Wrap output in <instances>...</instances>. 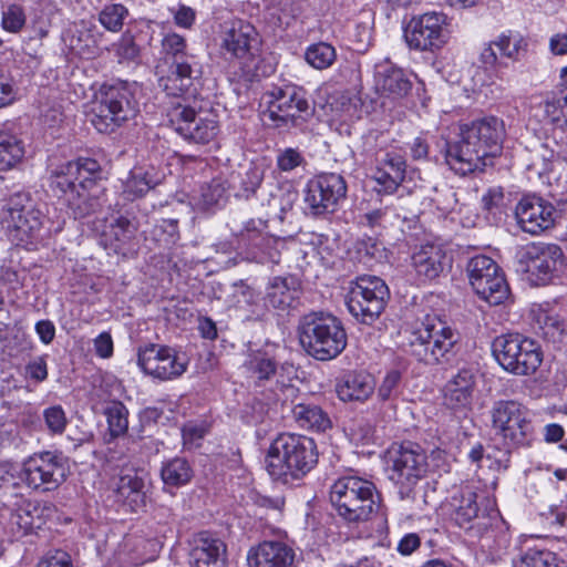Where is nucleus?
<instances>
[{"label":"nucleus","instance_id":"obj_28","mask_svg":"<svg viewBox=\"0 0 567 567\" xmlns=\"http://www.w3.org/2000/svg\"><path fill=\"white\" fill-rule=\"evenodd\" d=\"M412 266L420 279L434 280L451 266V261L441 246L426 244L412 255Z\"/></svg>","mask_w":567,"mask_h":567},{"label":"nucleus","instance_id":"obj_44","mask_svg":"<svg viewBox=\"0 0 567 567\" xmlns=\"http://www.w3.org/2000/svg\"><path fill=\"white\" fill-rule=\"evenodd\" d=\"M130 17L128 9L122 3L105 4L99 12V22L110 32H121L125 20Z\"/></svg>","mask_w":567,"mask_h":567},{"label":"nucleus","instance_id":"obj_45","mask_svg":"<svg viewBox=\"0 0 567 567\" xmlns=\"http://www.w3.org/2000/svg\"><path fill=\"white\" fill-rule=\"evenodd\" d=\"M306 61L317 70L330 68L337 59L336 49L326 42H319L308 47L305 53Z\"/></svg>","mask_w":567,"mask_h":567},{"label":"nucleus","instance_id":"obj_50","mask_svg":"<svg viewBox=\"0 0 567 567\" xmlns=\"http://www.w3.org/2000/svg\"><path fill=\"white\" fill-rule=\"evenodd\" d=\"M495 47L499 50L503 56L512 60H518L520 52L525 51L527 43L519 37H512L511 34L503 33L495 41Z\"/></svg>","mask_w":567,"mask_h":567},{"label":"nucleus","instance_id":"obj_11","mask_svg":"<svg viewBox=\"0 0 567 567\" xmlns=\"http://www.w3.org/2000/svg\"><path fill=\"white\" fill-rule=\"evenodd\" d=\"M492 422L509 446L527 444L533 433L528 410L514 400L497 401L492 409Z\"/></svg>","mask_w":567,"mask_h":567},{"label":"nucleus","instance_id":"obj_32","mask_svg":"<svg viewBox=\"0 0 567 567\" xmlns=\"http://www.w3.org/2000/svg\"><path fill=\"white\" fill-rule=\"evenodd\" d=\"M43 214L30 206L24 214L14 216L12 223L6 225L12 240L18 245L28 246L41 237L43 226Z\"/></svg>","mask_w":567,"mask_h":567},{"label":"nucleus","instance_id":"obj_64","mask_svg":"<svg viewBox=\"0 0 567 567\" xmlns=\"http://www.w3.org/2000/svg\"><path fill=\"white\" fill-rule=\"evenodd\" d=\"M355 247L357 252L361 256V260L365 264L381 254L379 244L372 238L359 240Z\"/></svg>","mask_w":567,"mask_h":567},{"label":"nucleus","instance_id":"obj_6","mask_svg":"<svg viewBox=\"0 0 567 567\" xmlns=\"http://www.w3.org/2000/svg\"><path fill=\"white\" fill-rule=\"evenodd\" d=\"M458 333L437 318L427 317L410 340L411 353L427 365L444 364L455 354Z\"/></svg>","mask_w":567,"mask_h":567},{"label":"nucleus","instance_id":"obj_13","mask_svg":"<svg viewBox=\"0 0 567 567\" xmlns=\"http://www.w3.org/2000/svg\"><path fill=\"white\" fill-rule=\"evenodd\" d=\"M101 177L100 163L90 157H79L63 163L50 173V187L58 196L66 198L80 187L95 185Z\"/></svg>","mask_w":567,"mask_h":567},{"label":"nucleus","instance_id":"obj_5","mask_svg":"<svg viewBox=\"0 0 567 567\" xmlns=\"http://www.w3.org/2000/svg\"><path fill=\"white\" fill-rule=\"evenodd\" d=\"M224 55L235 61L245 81H256L260 78V39L256 28L241 19L225 22L221 31Z\"/></svg>","mask_w":567,"mask_h":567},{"label":"nucleus","instance_id":"obj_25","mask_svg":"<svg viewBox=\"0 0 567 567\" xmlns=\"http://www.w3.org/2000/svg\"><path fill=\"white\" fill-rule=\"evenodd\" d=\"M113 493L114 502L126 512L137 513L146 506V482L137 471L122 474Z\"/></svg>","mask_w":567,"mask_h":567},{"label":"nucleus","instance_id":"obj_54","mask_svg":"<svg viewBox=\"0 0 567 567\" xmlns=\"http://www.w3.org/2000/svg\"><path fill=\"white\" fill-rule=\"evenodd\" d=\"M389 221V209L377 208L360 216V224L369 227L374 234H380Z\"/></svg>","mask_w":567,"mask_h":567},{"label":"nucleus","instance_id":"obj_26","mask_svg":"<svg viewBox=\"0 0 567 567\" xmlns=\"http://www.w3.org/2000/svg\"><path fill=\"white\" fill-rule=\"evenodd\" d=\"M475 374L470 368H462L443 388V404L454 412H464L471 408Z\"/></svg>","mask_w":567,"mask_h":567},{"label":"nucleus","instance_id":"obj_23","mask_svg":"<svg viewBox=\"0 0 567 567\" xmlns=\"http://www.w3.org/2000/svg\"><path fill=\"white\" fill-rule=\"evenodd\" d=\"M104 33L92 21L81 20L63 33L69 50L80 58L93 59L100 53Z\"/></svg>","mask_w":567,"mask_h":567},{"label":"nucleus","instance_id":"obj_19","mask_svg":"<svg viewBox=\"0 0 567 567\" xmlns=\"http://www.w3.org/2000/svg\"><path fill=\"white\" fill-rule=\"evenodd\" d=\"M515 216L524 233L536 236L554 228L560 214L550 202L533 194L520 198Z\"/></svg>","mask_w":567,"mask_h":567},{"label":"nucleus","instance_id":"obj_42","mask_svg":"<svg viewBox=\"0 0 567 567\" xmlns=\"http://www.w3.org/2000/svg\"><path fill=\"white\" fill-rule=\"evenodd\" d=\"M477 494L470 487L462 489L453 519L462 528H468L473 519L478 517Z\"/></svg>","mask_w":567,"mask_h":567},{"label":"nucleus","instance_id":"obj_15","mask_svg":"<svg viewBox=\"0 0 567 567\" xmlns=\"http://www.w3.org/2000/svg\"><path fill=\"white\" fill-rule=\"evenodd\" d=\"M168 121L173 130L188 143L206 145L219 132L214 116H202L195 109L181 103L169 110Z\"/></svg>","mask_w":567,"mask_h":567},{"label":"nucleus","instance_id":"obj_8","mask_svg":"<svg viewBox=\"0 0 567 567\" xmlns=\"http://www.w3.org/2000/svg\"><path fill=\"white\" fill-rule=\"evenodd\" d=\"M492 352L498 364L515 375H530L543 362L539 346L519 333L496 337L492 342Z\"/></svg>","mask_w":567,"mask_h":567},{"label":"nucleus","instance_id":"obj_63","mask_svg":"<svg viewBox=\"0 0 567 567\" xmlns=\"http://www.w3.org/2000/svg\"><path fill=\"white\" fill-rule=\"evenodd\" d=\"M565 103L561 100H547L544 104V112L551 123L563 127L565 117Z\"/></svg>","mask_w":567,"mask_h":567},{"label":"nucleus","instance_id":"obj_51","mask_svg":"<svg viewBox=\"0 0 567 567\" xmlns=\"http://www.w3.org/2000/svg\"><path fill=\"white\" fill-rule=\"evenodd\" d=\"M153 235L165 246L174 245L179 239L178 220L163 218L154 226Z\"/></svg>","mask_w":567,"mask_h":567},{"label":"nucleus","instance_id":"obj_22","mask_svg":"<svg viewBox=\"0 0 567 567\" xmlns=\"http://www.w3.org/2000/svg\"><path fill=\"white\" fill-rule=\"evenodd\" d=\"M461 126L492 166L493 159L502 152L506 135L504 121L496 116H486Z\"/></svg>","mask_w":567,"mask_h":567},{"label":"nucleus","instance_id":"obj_37","mask_svg":"<svg viewBox=\"0 0 567 567\" xmlns=\"http://www.w3.org/2000/svg\"><path fill=\"white\" fill-rule=\"evenodd\" d=\"M291 417L303 429L323 432L331 427L329 415L319 405L310 402V400L306 403L298 402L295 409L291 410Z\"/></svg>","mask_w":567,"mask_h":567},{"label":"nucleus","instance_id":"obj_2","mask_svg":"<svg viewBox=\"0 0 567 567\" xmlns=\"http://www.w3.org/2000/svg\"><path fill=\"white\" fill-rule=\"evenodd\" d=\"M298 338L303 350L317 360L337 358L347 347V332L331 313L310 312L299 320Z\"/></svg>","mask_w":567,"mask_h":567},{"label":"nucleus","instance_id":"obj_47","mask_svg":"<svg viewBox=\"0 0 567 567\" xmlns=\"http://www.w3.org/2000/svg\"><path fill=\"white\" fill-rule=\"evenodd\" d=\"M33 206L28 193L17 192L2 200L0 208V220L2 224L8 225L12 223L14 216L24 214L25 210Z\"/></svg>","mask_w":567,"mask_h":567},{"label":"nucleus","instance_id":"obj_41","mask_svg":"<svg viewBox=\"0 0 567 567\" xmlns=\"http://www.w3.org/2000/svg\"><path fill=\"white\" fill-rule=\"evenodd\" d=\"M194 206L203 212L221 207L226 202V188L219 179H213L199 187L198 194L193 197Z\"/></svg>","mask_w":567,"mask_h":567},{"label":"nucleus","instance_id":"obj_27","mask_svg":"<svg viewBox=\"0 0 567 567\" xmlns=\"http://www.w3.org/2000/svg\"><path fill=\"white\" fill-rule=\"evenodd\" d=\"M137 224L125 216L112 219L101 234V244L114 254L126 256L133 251Z\"/></svg>","mask_w":567,"mask_h":567},{"label":"nucleus","instance_id":"obj_35","mask_svg":"<svg viewBox=\"0 0 567 567\" xmlns=\"http://www.w3.org/2000/svg\"><path fill=\"white\" fill-rule=\"evenodd\" d=\"M44 506L30 501H22L10 514L8 525L13 536L20 537L40 529L44 524Z\"/></svg>","mask_w":567,"mask_h":567},{"label":"nucleus","instance_id":"obj_30","mask_svg":"<svg viewBox=\"0 0 567 567\" xmlns=\"http://www.w3.org/2000/svg\"><path fill=\"white\" fill-rule=\"evenodd\" d=\"M375 89L391 97H403L412 89V82L408 74L390 61H383L375 65Z\"/></svg>","mask_w":567,"mask_h":567},{"label":"nucleus","instance_id":"obj_14","mask_svg":"<svg viewBox=\"0 0 567 567\" xmlns=\"http://www.w3.org/2000/svg\"><path fill=\"white\" fill-rule=\"evenodd\" d=\"M66 458L61 454L43 452L29 457L23 465V480L34 489L53 491L68 476Z\"/></svg>","mask_w":567,"mask_h":567},{"label":"nucleus","instance_id":"obj_33","mask_svg":"<svg viewBox=\"0 0 567 567\" xmlns=\"http://www.w3.org/2000/svg\"><path fill=\"white\" fill-rule=\"evenodd\" d=\"M189 557L193 567H227L226 545L218 538L202 535Z\"/></svg>","mask_w":567,"mask_h":567},{"label":"nucleus","instance_id":"obj_1","mask_svg":"<svg viewBox=\"0 0 567 567\" xmlns=\"http://www.w3.org/2000/svg\"><path fill=\"white\" fill-rule=\"evenodd\" d=\"M161 62L156 66L159 86L169 95L187 92L202 75L197 58L187 51L184 37L172 32L161 41Z\"/></svg>","mask_w":567,"mask_h":567},{"label":"nucleus","instance_id":"obj_38","mask_svg":"<svg viewBox=\"0 0 567 567\" xmlns=\"http://www.w3.org/2000/svg\"><path fill=\"white\" fill-rule=\"evenodd\" d=\"M249 567H284V543L265 540L247 555Z\"/></svg>","mask_w":567,"mask_h":567},{"label":"nucleus","instance_id":"obj_39","mask_svg":"<svg viewBox=\"0 0 567 567\" xmlns=\"http://www.w3.org/2000/svg\"><path fill=\"white\" fill-rule=\"evenodd\" d=\"M194 471L185 457L176 456L163 463L161 477L166 486L181 487L188 484Z\"/></svg>","mask_w":567,"mask_h":567},{"label":"nucleus","instance_id":"obj_21","mask_svg":"<svg viewBox=\"0 0 567 567\" xmlns=\"http://www.w3.org/2000/svg\"><path fill=\"white\" fill-rule=\"evenodd\" d=\"M461 126L492 166L493 159L502 152L506 135L504 121L496 116H486Z\"/></svg>","mask_w":567,"mask_h":567},{"label":"nucleus","instance_id":"obj_62","mask_svg":"<svg viewBox=\"0 0 567 567\" xmlns=\"http://www.w3.org/2000/svg\"><path fill=\"white\" fill-rule=\"evenodd\" d=\"M266 302L275 309H280L284 305V278L280 276L275 277L266 292Z\"/></svg>","mask_w":567,"mask_h":567},{"label":"nucleus","instance_id":"obj_20","mask_svg":"<svg viewBox=\"0 0 567 567\" xmlns=\"http://www.w3.org/2000/svg\"><path fill=\"white\" fill-rule=\"evenodd\" d=\"M445 161L452 171L462 176L484 172L491 166L462 126L457 138L445 143Z\"/></svg>","mask_w":567,"mask_h":567},{"label":"nucleus","instance_id":"obj_24","mask_svg":"<svg viewBox=\"0 0 567 567\" xmlns=\"http://www.w3.org/2000/svg\"><path fill=\"white\" fill-rule=\"evenodd\" d=\"M317 456L312 439L295 434L286 439V467L292 478L306 475L317 463Z\"/></svg>","mask_w":567,"mask_h":567},{"label":"nucleus","instance_id":"obj_57","mask_svg":"<svg viewBox=\"0 0 567 567\" xmlns=\"http://www.w3.org/2000/svg\"><path fill=\"white\" fill-rule=\"evenodd\" d=\"M279 434L274 444H271L266 456V468L274 481H279L284 476V460L280 457V450L277 442L280 439Z\"/></svg>","mask_w":567,"mask_h":567},{"label":"nucleus","instance_id":"obj_9","mask_svg":"<svg viewBox=\"0 0 567 567\" xmlns=\"http://www.w3.org/2000/svg\"><path fill=\"white\" fill-rule=\"evenodd\" d=\"M390 298L384 280L364 275L351 282L346 305L353 318L364 324H372L383 312Z\"/></svg>","mask_w":567,"mask_h":567},{"label":"nucleus","instance_id":"obj_58","mask_svg":"<svg viewBox=\"0 0 567 567\" xmlns=\"http://www.w3.org/2000/svg\"><path fill=\"white\" fill-rule=\"evenodd\" d=\"M381 164L382 167L394 177V181H399L400 183L404 181L406 163L403 156L395 153H386Z\"/></svg>","mask_w":567,"mask_h":567},{"label":"nucleus","instance_id":"obj_60","mask_svg":"<svg viewBox=\"0 0 567 567\" xmlns=\"http://www.w3.org/2000/svg\"><path fill=\"white\" fill-rule=\"evenodd\" d=\"M401 382V373L396 370L388 372L378 389V396L381 401L393 399L398 394V388Z\"/></svg>","mask_w":567,"mask_h":567},{"label":"nucleus","instance_id":"obj_10","mask_svg":"<svg viewBox=\"0 0 567 567\" xmlns=\"http://www.w3.org/2000/svg\"><path fill=\"white\" fill-rule=\"evenodd\" d=\"M468 280L481 299L489 305H501L507 299L509 288L499 266L485 255L471 258L466 266Z\"/></svg>","mask_w":567,"mask_h":567},{"label":"nucleus","instance_id":"obj_40","mask_svg":"<svg viewBox=\"0 0 567 567\" xmlns=\"http://www.w3.org/2000/svg\"><path fill=\"white\" fill-rule=\"evenodd\" d=\"M158 182L159 179L156 177L153 168L134 167L124 183V193L128 199L133 200L144 196L154 188Z\"/></svg>","mask_w":567,"mask_h":567},{"label":"nucleus","instance_id":"obj_4","mask_svg":"<svg viewBox=\"0 0 567 567\" xmlns=\"http://www.w3.org/2000/svg\"><path fill=\"white\" fill-rule=\"evenodd\" d=\"M330 502L343 520L360 524L369 520L379 508V494L372 482L344 476L332 484Z\"/></svg>","mask_w":567,"mask_h":567},{"label":"nucleus","instance_id":"obj_3","mask_svg":"<svg viewBox=\"0 0 567 567\" xmlns=\"http://www.w3.org/2000/svg\"><path fill=\"white\" fill-rule=\"evenodd\" d=\"M135 85L125 81L104 83L92 109V125L100 132L110 134L138 113Z\"/></svg>","mask_w":567,"mask_h":567},{"label":"nucleus","instance_id":"obj_16","mask_svg":"<svg viewBox=\"0 0 567 567\" xmlns=\"http://www.w3.org/2000/svg\"><path fill=\"white\" fill-rule=\"evenodd\" d=\"M519 264L537 284H546L558 271L564 262L561 248L551 243H530L517 251Z\"/></svg>","mask_w":567,"mask_h":567},{"label":"nucleus","instance_id":"obj_55","mask_svg":"<svg viewBox=\"0 0 567 567\" xmlns=\"http://www.w3.org/2000/svg\"><path fill=\"white\" fill-rule=\"evenodd\" d=\"M25 23V14L19 4H11L2 14V27L10 32L20 31Z\"/></svg>","mask_w":567,"mask_h":567},{"label":"nucleus","instance_id":"obj_7","mask_svg":"<svg viewBox=\"0 0 567 567\" xmlns=\"http://www.w3.org/2000/svg\"><path fill=\"white\" fill-rule=\"evenodd\" d=\"M386 466L389 478L399 487L400 498L409 499L427 471V457L417 444H393L386 452Z\"/></svg>","mask_w":567,"mask_h":567},{"label":"nucleus","instance_id":"obj_34","mask_svg":"<svg viewBox=\"0 0 567 567\" xmlns=\"http://www.w3.org/2000/svg\"><path fill=\"white\" fill-rule=\"evenodd\" d=\"M104 189L95 181V185L80 187L65 198L68 208L75 219H83L101 210L105 199Z\"/></svg>","mask_w":567,"mask_h":567},{"label":"nucleus","instance_id":"obj_43","mask_svg":"<svg viewBox=\"0 0 567 567\" xmlns=\"http://www.w3.org/2000/svg\"><path fill=\"white\" fill-rule=\"evenodd\" d=\"M24 156V146L21 140L8 133H0V171L16 167Z\"/></svg>","mask_w":567,"mask_h":567},{"label":"nucleus","instance_id":"obj_36","mask_svg":"<svg viewBox=\"0 0 567 567\" xmlns=\"http://www.w3.org/2000/svg\"><path fill=\"white\" fill-rule=\"evenodd\" d=\"M286 96L289 101L286 103V126L303 128L312 118L315 107L310 105L305 89L295 84H286Z\"/></svg>","mask_w":567,"mask_h":567},{"label":"nucleus","instance_id":"obj_56","mask_svg":"<svg viewBox=\"0 0 567 567\" xmlns=\"http://www.w3.org/2000/svg\"><path fill=\"white\" fill-rule=\"evenodd\" d=\"M140 47L135 43L133 35L126 31L122 34L116 44V55L123 61H135L140 56Z\"/></svg>","mask_w":567,"mask_h":567},{"label":"nucleus","instance_id":"obj_17","mask_svg":"<svg viewBox=\"0 0 567 567\" xmlns=\"http://www.w3.org/2000/svg\"><path fill=\"white\" fill-rule=\"evenodd\" d=\"M346 195L344 178L336 173H323L308 183L305 203L315 216L331 214L337 210Z\"/></svg>","mask_w":567,"mask_h":567},{"label":"nucleus","instance_id":"obj_18","mask_svg":"<svg viewBox=\"0 0 567 567\" xmlns=\"http://www.w3.org/2000/svg\"><path fill=\"white\" fill-rule=\"evenodd\" d=\"M137 364L145 374L161 381L178 378L187 368L173 348L155 343L138 349Z\"/></svg>","mask_w":567,"mask_h":567},{"label":"nucleus","instance_id":"obj_49","mask_svg":"<svg viewBox=\"0 0 567 567\" xmlns=\"http://www.w3.org/2000/svg\"><path fill=\"white\" fill-rule=\"evenodd\" d=\"M312 237V234L303 231L298 233L296 236L286 237V250L297 259H306L309 254L315 251Z\"/></svg>","mask_w":567,"mask_h":567},{"label":"nucleus","instance_id":"obj_12","mask_svg":"<svg viewBox=\"0 0 567 567\" xmlns=\"http://www.w3.org/2000/svg\"><path fill=\"white\" fill-rule=\"evenodd\" d=\"M447 17L442 12H426L414 16L404 28V39L410 49L435 51L449 39Z\"/></svg>","mask_w":567,"mask_h":567},{"label":"nucleus","instance_id":"obj_53","mask_svg":"<svg viewBox=\"0 0 567 567\" xmlns=\"http://www.w3.org/2000/svg\"><path fill=\"white\" fill-rule=\"evenodd\" d=\"M207 426L204 423L197 424L188 422L182 427L183 445L187 450L197 449L200 446L202 440L207 434Z\"/></svg>","mask_w":567,"mask_h":567},{"label":"nucleus","instance_id":"obj_31","mask_svg":"<svg viewBox=\"0 0 567 567\" xmlns=\"http://www.w3.org/2000/svg\"><path fill=\"white\" fill-rule=\"evenodd\" d=\"M374 389L373 377L364 372H347L336 384L337 395L343 402H364L372 395Z\"/></svg>","mask_w":567,"mask_h":567},{"label":"nucleus","instance_id":"obj_46","mask_svg":"<svg viewBox=\"0 0 567 567\" xmlns=\"http://www.w3.org/2000/svg\"><path fill=\"white\" fill-rule=\"evenodd\" d=\"M104 414L106 416L110 435L112 437H120L127 432L128 411L122 402H112L109 406H106Z\"/></svg>","mask_w":567,"mask_h":567},{"label":"nucleus","instance_id":"obj_59","mask_svg":"<svg viewBox=\"0 0 567 567\" xmlns=\"http://www.w3.org/2000/svg\"><path fill=\"white\" fill-rule=\"evenodd\" d=\"M48 355L34 357L24 367L25 378L35 382H43L48 379Z\"/></svg>","mask_w":567,"mask_h":567},{"label":"nucleus","instance_id":"obj_48","mask_svg":"<svg viewBox=\"0 0 567 567\" xmlns=\"http://www.w3.org/2000/svg\"><path fill=\"white\" fill-rule=\"evenodd\" d=\"M514 567H558V558L550 550L528 548L514 561Z\"/></svg>","mask_w":567,"mask_h":567},{"label":"nucleus","instance_id":"obj_52","mask_svg":"<svg viewBox=\"0 0 567 567\" xmlns=\"http://www.w3.org/2000/svg\"><path fill=\"white\" fill-rule=\"evenodd\" d=\"M43 420L48 431L52 434H62L68 424L65 411L61 405L44 409Z\"/></svg>","mask_w":567,"mask_h":567},{"label":"nucleus","instance_id":"obj_29","mask_svg":"<svg viewBox=\"0 0 567 567\" xmlns=\"http://www.w3.org/2000/svg\"><path fill=\"white\" fill-rule=\"evenodd\" d=\"M267 221L258 218H251L244 223L243 228L236 234L238 241L243 245L258 248L267 252L270 259L278 264L280 260V251L272 248L281 241L280 237L271 235L268 230Z\"/></svg>","mask_w":567,"mask_h":567},{"label":"nucleus","instance_id":"obj_61","mask_svg":"<svg viewBox=\"0 0 567 567\" xmlns=\"http://www.w3.org/2000/svg\"><path fill=\"white\" fill-rule=\"evenodd\" d=\"M37 567H72L71 556L61 549L49 550Z\"/></svg>","mask_w":567,"mask_h":567}]
</instances>
